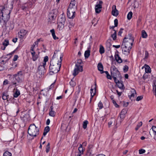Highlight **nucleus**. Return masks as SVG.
I'll use <instances>...</instances> for the list:
<instances>
[{
  "label": "nucleus",
  "mask_w": 156,
  "mask_h": 156,
  "mask_svg": "<svg viewBox=\"0 0 156 156\" xmlns=\"http://www.w3.org/2000/svg\"><path fill=\"white\" fill-rule=\"evenodd\" d=\"M114 25L115 27H117L118 25V20L117 19H115L114 20Z\"/></svg>",
  "instance_id": "nucleus-54"
},
{
  "label": "nucleus",
  "mask_w": 156,
  "mask_h": 156,
  "mask_svg": "<svg viewBox=\"0 0 156 156\" xmlns=\"http://www.w3.org/2000/svg\"><path fill=\"white\" fill-rule=\"evenodd\" d=\"M112 14L114 16H117L119 15V11L116 9L115 5H113L112 6Z\"/></svg>",
  "instance_id": "nucleus-13"
},
{
  "label": "nucleus",
  "mask_w": 156,
  "mask_h": 156,
  "mask_svg": "<svg viewBox=\"0 0 156 156\" xmlns=\"http://www.w3.org/2000/svg\"><path fill=\"white\" fill-rule=\"evenodd\" d=\"M131 92V94L130 95H129V98L132 100V98H133L135 97L136 93V90L134 89H132Z\"/></svg>",
  "instance_id": "nucleus-19"
},
{
  "label": "nucleus",
  "mask_w": 156,
  "mask_h": 156,
  "mask_svg": "<svg viewBox=\"0 0 156 156\" xmlns=\"http://www.w3.org/2000/svg\"><path fill=\"white\" fill-rule=\"evenodd\" d=\"M111 75L112 76H119L120 73L117 68L114 66H112L111 67Z\"/></svg>",
  "instance_id": "nucleus-6"
},
{
  "label": "nucleus",
  "mask_w": 156,
  "mask_h": 156,
  "mask_svg": "<svg viewBox=\"0 0 156 156\" xmlns=\"http://www.w3.org/2000/svg\"><path fill=\"white\" fill-rule=\"evenodd\" d=\"M144 68H145V71L146 73H150L151 72V70L150 67L147 64H145L144 66L142 67V69Z\"/></svg>",
  "instance_id": "nucleus-22"
},
{
  "label": "nucleus",
  "mask_w": 156,
  "mask_h": 156,
  "mask_svg": "<svg viewBox=\"0 0 156 156\" xmlns=\"http://www.w3.org/2000/svg\"><path fill=\"white\" fill-rule=\"evenodd\" d=\"M5 12L3 11L2 13H0V16H2L0 17V23H3L4 24L6 23L9 19L10 16V12L9 11H7L6 14H5Z\"/></svg>",
  "instance_id": "nucleus-3"
},
{
  "label": "nucleus",
  "mask_w": 156,
  "mask_h": 156,
  "mask_svg": "<svg viewBox=\"0 0 156 156\" xmlns=\"http://www.w3.org/2000/svg\"><path fill=\"white\" fill-rule=\"evenodd\" d=\"M49 115L52 117H54L55 116V112L53 110L50 111L49 113Z\"/></svg>",
  "instance_id": "nucleus-41"
},
{
  "label": "nucleus",
  "mask_w": 156,
  "mask_h": 156,
  "mask_svg": "<svg viewBox=\"0 0 156 156\" xmlns=\"http://www.w3.org/2000/svg\"><path fill=\"white\" fill-rule=\"evenodd\" d=\"M83 71V68L82 66H80L77 65H75V67L73 73V75L74 76L77 75L80 71L82 72Z\"/></svg>",
  "instance_id": "nucleus-7"
},
{
  "label": "nucleus",
  "mask_w": 156,
  "mask_h": 156,
  "mask_svg": "<svg viewBox=\"0 0 156 156\" xmlns=\"http://www.w3.org/2000/svg\"><path fill=\"white\" fill-rule=\"evenodd\" d=\"M126 113V109H122L120 113V118L122 119H123L125 117V114Z\"/></svg>",
  "instance_id": "nucleus-24"
},
{
  "label": "nucleus",
  "mask_w": 156,
  "mask_h": 156,
  "mask_svg": "<svg viewBox=\"0 0 156 156\" xmlns=\"http://www.w3.org/2000/svg\"><path fill=\"white\" fill-rule=\"evenodd\" d=\"M88 123V121L87 120H86L83 122V128L84 129H85L87 128V125Z\"/></svg>",
  "instance_id": "nucleus-42"
},
{
  "label": "nucleus",
  "mask_w": 156,
  "mask_h": 156,
  "mask_svg": "<svg viewBox=\"0 0 156 156\" xmlns=\"http://www.w3.org/2000/svg\"><path fill=\"white\" fill-rule=\"evenodd\" d=\"M128 69L129 67H128V66H127L125 65V66H124V67L123 68V70L124 72L125 73L127 72L128 71Z\"/></svg>",
  "instance_id": "nucleus-45"
},
{
  "label": "nucleus",
  "mask_w": 156,
  "mask_h": 156,
  "mask_svg": "<svg viewBox=\"0 0 156 156\" xmlns=\"http://www.w3.org/2000/svg\"><path fill=\"white\" fill-rule=\"evenodd\" d=\"M112 46L113 47H115L116 48H118L120 47V45H113Z\"/></svg>",
  "instance_id": "nucleus-64"
},
{
  "label": "nucleus",
  "mask_w": 156,
  "mask_h": 156,
  "mask_svg": "<svg viewBox=\"0 0 156 156\" xmlns=\"http://www.w3.org/2000/svg\"><path fill=\"white\" fill-rule=\"evenodd\" d=\"M152 129L154 134H156V127L154 126H153L152 127Z\"/></svg>",
  "instance_id": "nucleus-53"
},
{
  "label": "nucleus",
  "mask_w": 156,
  "mask_h": 156,
  "mask_svg": "<svg viewBox=\"0 0 156 156\" xmlns=\"http://www.w3.org/2000/svg\"><path fill=\"white\" fill-rule=\"evenodd\" d=\"M50 32L52 34V36L53 37V38L55 39H57L58 38V37H57L55 35V30L54 29H52L50 30Z\"/></svg>",
  "instance_id": "nucleus-31"
},
{
  "label": "nucleus",
  "mask_w": 156,
  "mask_h": 156,
  "mask_svg": "<svg viewBox=\"0 0 156 156\" xmlns=\"http://www.w3.org/2000/svg\"><path fill=\"white\" fill-rule=\"evenodd\" d=\"M116 91L117 93V94L119 96V97H120L122 94V92H119L117 90H116Z\"/></svg>",
  "instance_id": "nucleus-60"
},
{
  "label": "nucleus",
  "mask_w": 156,
  "mask_h": 156,
  "mask_svg": "<svg viewBox=\"0 0 156 156\" xmlns=\"http://www.w3.org/2000/svg\"><path fill=\"white\" fill-rule=\"evenodd\" d=\"M103 2L101 1H99L98 3L95 6V12L97 13H99L101 11V9L102 8V4Z\"/></svg>",
  "instance_id": "nucleus-9"
},
{
  "label": "nucleus",
  "mask_w": 156,
  "mask_h": 156,
  "mask_svg": "<svg viewBox=\"0 0 156 156\" xmlns=\"http://www.w3.org/2000/svg\"><path fill=\"white\" fill-rule=\"evenodd\" d=\"M70 85L72 87H74L76 85V83L72 80L69 82Z\"/></svg>",
  "instance_id": "nucleus-44"
},
{
  "label": "nucleus",
  "mask_w": 156,
  "mask_h": 156,
  "mask_svg": "<svg viewBox=\"0 0 156 156\" xmlns=\"http://www.w3.org/2000/svg\"><path fill=\"white\" fill-rule=\"evenodd\" d=\"M3 156H12V154L9 152L6 151L3 153Z\"/></svg>",
  "instance_id": "nucleus-40"
},
{
  "label": "nucleus",
  "mask_w": 156,
  "mask_h": 156,
  "mask_svg": "<svg viewBox=\"0 0 156 156\" xmlns=\"http://www.w3.org/2000/svg\"><path fill=\"white\" fill-rule=\"evenodd\" d=\"M9 44V41L8 40H5L4 42L2 43V45L6 47Z\"/></svg>",
  "instance_id": "nucleus-38"
},
{
  "label": "nucleus",
  "mask_w": 156,
  "mask_h": 156,
  "mask_svg": "<svg viewBox=\"0 0 156 156\" xmlns=\"http://www.w3.org/2000/svg\"><path fill=\"white\" fill-rule=\"evenodd\" d=\"M119 52L117 51L115 52V60L119 63H121L122 62V60L118 55Z\"/></svg>",
  "instance_id": "nucleus-15"
},
{
  "label": "nucleus",
  "mask_w": 156,
  "mask_h": 156,
  "mask_svg": "<svg viewBox=\"0 0 156 156\" xmlns=\"http://www.w3.org/2000/svg\"><path fill=\"white\" fill-rule=\"evenodd\" d=\"M56 16L57 15L56 14L53 12H51L49 15V19L51 20H53L56 18Z\"/></svg>",
  "instance_id": "nucleus-21"
},
{
  "label": "nucleus",
  "mask_w": 156,
  "mask_h": 156,
  "mask_svg": "<svg viewBox=\"0 0 156 156\" xmlns=\"http://www.w3.org/2000/svg\"><path fill=\"white\" fill-rule=\"evenodd\" d=\"M16 80L18 82H21L23 80V73L22 71H20L17 74L13 75Z\"/></svg>",
  "instance_id": "nucleus-5"
},
{
  "label": "nucleus",
  "mask_w": 156,
  "mask_h": 156,
  "mask_svg": "<svg viewBox=\"0 0 156 156\" xmlns=\"http://www.w3.org/2000/svg\"><path fill=\"white\" fill-rule=\"evenodd\" d=\"M98 69L100 72L101 74L104 73V71H103V66L101 63L99 62L98 65Z\"/></svg>",
  "instance_id": "nucleus-20"
},
{
  "label": "nucleus",
  "mask_w": 156,
  "mask_h": 156,
  "mask_svg": "<svg viewBox=\"0 0 156 156\" xmlns=\"http://www.w3.org/2000/svg\"><path fill=\"white\" fill-rule=\"evenodd\" d=\"M112 102H113V104H114V105L116 107H118L119 105L117 104L116 103V101L114 100H113Z\"/></svg>",
  "instance_id": "nucleus-58"
},
{
  "label": "nucleus",
  "mask_w": 156,
  "mask_h": 156,
  "mask_svg": "<svg viewBox=\"0 0 156 156\" xmlns=\"http://www.w3.org/2000/svg\"><path fill=\"white\" fill-rule=\"evenodd\" d=\"M125 40H123L121 45L122 46L124 47L128 48H129V50H131V48H132V45L131 44L128 45V44H125V43H124V41H125Z\"/></svg>",
  "instance_id": "nucleus-26"
},
{
  "label": "nucleus",
  "mask_w": 156,
  "mask_h": 156,
  "mask_svg": "<svg viewBox=\"0 0 156 156\" xmlns=\"http://www.w3.org/2000/svg\"><path fill=\"white\" fill-rule=\"evenodd\" d=\"M50 131V128L49 126H47L45 127L44 129V131L48 133Z\"/></svg>",
  "instance_id": "nucleus-50"
},
{
  "label": "nucleus",
  "mask_w": 156,
  "mask_h": 156,
  "mask_svg": "<svg viewBox=\"0 0 156 156\" xmlns=\"http://www.w3.org/2000/svg\"><path fill=\"white\" fill-rule=\"evenodd\" d=\"M32 55V59L34 61H36L39 57L38 55L36 54L35 52H31Z\"/></svg>",
  "instance_id": "nucleus-17"
},
{
  "label": "nucleus",
  "mask_w": 156,
  "mask_h": 156,
  "mask_svg": "<svg viewBox=\"0 0 156 156\" xmlns=\"http://www.w3.org/2000/svg\"><path fill=\"white\" fill-rule=\"evenodd\" d=\"M114 80V81L115 82V83L117 84L120 81L116 79V77L117 76H112Z\"/></svg>",
  "instance_id": "nucleus-51"
},
{
  "label": "nucleus",
  "mask_w": 156,
  "mask_h": 156,
  "mask_svg": "<svg viewBox=\"0 0 156 156\" xmlns=\"http://www.w3.org/2000/svg\"><path fill=\"white\" fill-rule=\"evenodd\" d=\"M113 31H114V32L111 35V37L112 38L113 40H115L116 38V33L115 30H114Z\"/></svg>",
  "instance_id": "nucleus-34"
},
{
  "label": "nucleus",
  "mask_w": 156,
  "mask_h": 156,
  "mask_svg": "<svg viewBox=\"0 0 156 156\" xmlns=\"http://www.w3.org/2000/svg\"><path fill=\"white\" fill-rule=\"evenodd\" d=\"M48 57L47 56H45L44 58V61L41 63V64L45 66L46 65V62L48 61Z\"/></svg>",
  "instance_id": "nucleus-32"
},
{
  "label": "nucleus",
  "mask_w": 156,
  "mask_h": 156,
  "mask_svg": "<svg viewBox=\"0 0 156 156\" xmlns=\"http://www.w3.org/2000/svg\"><path fill=\"white\" fill-rule=\"evenodd\" d=\"M50 143H48L46 147V151L47 153H48L50 149Z\"/></svg>",
  "instance_id": "nucleus-43"
},
{
  "label": "nucleus",
  "mask_w": 156,
  "mask_h": 156,
  "mask_svg": "<svg viewBox=\"0 0 156 156\" xmlns=\"http://www.w3.org/2000/svg\"><path fill=\"white\" fill-rule=\"evenodd\" d=\"M78 150L79 151V153L77 155H80V156L83 154L84 151L85 150L84 148L83 147V145L81 144L80 145V146L78 147Z\"/></svg>",
  "instance_id": "nucleus-16"
},
{
  "label": "nucleus",
  "mask_w": 156,
  "mask_h": 156,
  "mask_svg": "<svg viewBox=\"0 0 156 156\" xmlns=\"http://www.w3.org/2000/svg\"><path fill=\"white\" fill-rule=\"evenodd\" d=\"M123 30L122 28H121L120 29V31H119L118 33V35L121 36V34L122 33V30Z\"/></svg>",
  "instance_id": "nucleus-55"
},
{
  "label": "nucleus",
  "mask_w": 156,
  "mask_h": 156,
  "mask_svg": "<svg viewBox=\"0 0 156 156\" xmlns=\"http://www.w3.org/2000/svg\"><path fill=\"white\" fill-rule=\"evenodd\" d=\"M64 27V23H59L58 25V28L59 30H62Z\"/></svg>",
  "instance_id": "nucleus-29"
},
{
  "label": "nucleus",
  "mask_w": 156,
  "mask_h": 156,
  "mask_svg": "<svg viewBox=\"0 0 156 156\" xmlns=\"http://www.w3.org/2000/svg\"><path fill=\"white\" fill-rule=\"evenodd\" d=\"M60 23H64L66 20V19L64 16H62L59 19Z\"/></svg>",
  "instance_id": "nucleus-36"
},
{
  "label": "nucleus",
  "mask_w": 156,
  "mask_h": 156,
  "mask_svg": "<svg viewBox=\"0 0 156 156\" xmlns=\"http://www.w3.org/2000/svg\"><path fill=\"white\" fill-rule=\"evenodd\" d=\"M8 81L7 80H5L3 82V84L6 85L8 84Z\"/></svg>",
  "instance_id": "nucleus-62"
},
{
  "label": "nucleus",
  "mask_w": 156,
  "mask_h": 156,
  "mask_svg": "<svg viewBox=\"0 0 156 156\" xmlns=\"http://www.w3.org/2000/svg\"><path fill=\"white\" fill-rule=\"evenodd\" d=\"M57 53V51H55L52 58L50 62L49 69L50 70L49 73L51 75L57 73L60 70V68L61 66V62L62 60V58H63V55L62 54L60 55V61L59 63H58L57 61H55V60L54 58L55 57V54Z\"/></svg>",
  "instance_id": "nucleus-1"
},
{
  "label": "nucleus",
  "mask_w": 156,
  "mask_h": 156,
  "mask_svg": "<svg viewBox=\"0 0 156 156\" xmlns=\"http://www.w3.org/2000/svg\"><path fill=\"white\" fill-rule=\"evenodd\" d=\"M123 40H125L124 43L128 45L131 44L132 45H133L134 40L133 37L126 38L125 37Z\"/></svg>",
  "instance_id": "nucleus-11"
},
{
  "label": "nucleus",
  "mask_w": 156,
  "mask_h": 156,
  "mask_svg": "<svg viewBox=\"0 0 156 156\" xmlns=\"http://www.w3.org/2000/svg\"><path fill=\"white\" fill-rule=\"evenodd\" d=\"M90 51L88 48V50L85 51L84 53V56L85 58H87L90 55Z\"/></svg>",
  "instance_id": "nucleus-30"
},
{
  "label": "nucleus",
  "mask_w": 156,
  "mask_h": 156,
  "mask_svg": "<svg viewBox=\"0 0 156 156\" xmlns=\"http://www.w3.org/2000/svg\"><path fill=\"white\" fill-rule=\"evenodd\" d=\"M125 40H123L121 45L122 46L124 47L128 48H129V50H131V48H132V45L131 44L128 45V44H125V43H124V41H125Z\"/></svg>",
  "instance_id": "nucleus-25"
},
{
  "label": "nucleus",
  "mask_w": 156,
  "mask_h": 156,
  "mask_svg": "<svg viewBox=\"0 0 156 156\" xmlns=\"http://www.w3.org/2000/svg\"><path fill=\"white\" fill-rule=\"evenodd\" d=\"M133 15V13L132 12L130 11L129 12L127 16V18L128 20H130Z\"/></svg>",
  "instance_id": "nucleus-37"
},
{
  "label": "nucleus",
  "mask_w": 156,
  "mask_h": 156,
  "mask_svg": "<svg viewBox=\"0 0 156 156\" xmlns=\"http://www.w3.org/2000/svg\"><path fill=\"white\" fill-rule=\"evenodd\" d=\"M66 26H68L69 29H70L71 27H73L74 25V23L72 22L71 21H69V23L67 22H66Z\"/></svg>",
  "instance_id": "nucleus-28"
},
{
  "label": "nucleus",
  "mask_w": 156,
  "mask_h": 156,
  "mask_svg": "<svg viewBox=\"0 0 156 156\" xmlns=\"http://www.w3.org/2000/svg\"><path fill=\"white\" fill-rule=\"evenodd\" d=\"M143 95L137 97V98H136V101H139L141 100L143 98Z\"/></svg>",
  "instance_id": "nucleus-47"
},
{
  "label": "nucleus",
  "mask_w": 156,
  "mask_h": 156,
  "mask_svg": "<svg viewBox=\"0 0 156 156\" xmlns=\"http://www.w3.org/2000/svg\"><path fill=\"white\" fill-rule=\"evenodd\" d=\"M45 66L41 64L38 67L37 71V75L39 78H40L44 75L45 72Z\"/></svg>",
  "instance_id": "nucleus-4"
},
{
  "label": "nucleus",
  "mask_w": 156,
  "mask_h": 156,
  "mask_svg": "<svg viewBox=\"0 0 156 156\" xmlns=\"http://www.w3.org/2000/svg\"><path fill=\"white\" fill-rule=\"evenodd\" d=\"M99 109H101L103 107V104L101 101H100L98 105Z\"/></svg>",
  "instance_id": "nucleus-46"
},
{
  "label": "nucleus",
  "mask_w": 156,
  "mask_h": 156,
  "mask_svg": "<svg viewBox=\"0 0 156 156\" xmlns=\"http://www.w3.org/2000/svg\"><path fill=\"white\" fill-rule=\"evenodd\" d=\"M27 33V31L24 29H22L20 30V32L18 33L19 37L21 38H23Z\"/></svg>",
  "instance_id": "nucleus-12"
},
{
  "label": "nucleus",
  "mask_w": 156,
  "mask_h": 156,
  "mask_svg": "<svg viewBox=\"0 0 156 156\" xmlns=\"http://www.w3.org/2000/svg\"><path fill=\"white\" fill-rule=\"evenodd\" d=\"M106 77L108 79L111 80L112 79V77L111 76H110L109 74H107L106 75Z\"/></svg>",
  "instance_id": "nucleus-59"
},
{
  "label": "nucleus",
  "mask_w": 156,
  "mask_h": 156,
  "mask_svg": "<svg viewBox=\"0 0 156 156\" xmlns=\"http://www.w3.org/2000/svg\"><path fill=\"white\" fill-rule=\"evenodd\" d=\"M35 47V44H34L31 48V49H30L31 52H35L34 50V48Z\"/></svg>",
  "instance_id": "nucleus-56"
},
{
  "label": "nucleus",
  "mask_w": 156,
  "mask_h": 156,
  "mask_svg": "<svg viewBox=\"0 0 156 156\" xmlns=\"http://www.w3.org/2000/svg\"><path fill=\"white\" fill-rule=\"evenodd\" d=\"M94 90L92 88H91L90 89V93L91 94V98H90V100H91V99L93 98V96L96 93V87H95L94 88Z\"/></svg>",
  "instance_id": "nucleus-23"
},
{
  "label": "nucleus",
  "mask_w": 156,
  "mask_h": 156,
  "mask_svg": "<svg viewBox=\"0 0 156 156\" xmlns=\"http://www.w3.org/2000/svg\"><path fill=\"white\" fill-rule=\"evenodd\" d=\"M8 96H7L5 94L3 93V95L2 97V99L4 100H6L7 99V97Z\"/></svg>",
  "instance_id": "nucleus-52"
},
{
  "label": "nucleus",
  "mask_w": 156,
  "mask_h": 156,
  "mask_svg": "<svg viewBox=\"0 0 156 156\" xmlns=\"http://www.w3.org/2000/svg\"><path fill=\"white\" fill-rule=\"evenodd\" d=\"M139 153L140 154H142L144 153L145 152V150L143 149H141L139 150Z\"/></svg>",
  "instance_id": "nucleus-48"
},
{
  "label": "nucleus",
  "mask_w": 156,
  "mask_h": 156,
  "mask_svg": "<svg viewBox=\"0 0 156 156\" xmlns=\"http://www.w3.org/2000/svg\"><path fill=\"white\" fill-rule=\"evenodd\" d=\"M99 52L102 54L105 52V49L104 47L101 45H100L99 49Z\"/></svg>",
  "instance_id": "nucleus-33"
},
{
  "label": "nucleus",
  "mask_w": 156,
  "mask_h": 156,
  "mask_svg": "<svg viewBox=\"0 0 156 156\" xmlns=\"http://www.w3.org/2000/svg\"><path fill=\"white\" fill-rule=\"evenodd\" d=\"M75 10L72 9H68L67 16L69 19H73L75 17Z\"/></svg>",
  "instance_id": "nucleus-8"
},
{
  "label": "nucleus",
  "mask_w": 156,
  "mask_h": 156,
  "mask_svg": "<svg viewBox=\"0 0 156 156\" xmlns=\"http://www.w3.org/2000/svg\"><path fill=\"white\" fill-rule=\"evenodd\" d=\"M82 63V61L80 59L78 60L77 62L76 63V65H77L80 66H81L80 64Z\"/></svg>",
  "instance_id": "nucleus-49"
},
{
  "label": "nucleus",
  "mask_w": 156,
  "mask_h": 156,
  "mask_svg": "<svg viewBox=\"0 0 156 156\" xmlns=\"http://www.w3.org/2000/svg\"><path fill=\"white\" fill-rule=\"evenodd\" d=\"M9 59H8L6 60H5V61L4 60H2V61L1 63H2L3 62V64H4L6 63L7 62V61H8Z\"/></svg>",
  "instance_id": "nucleus-63"
},
{
  "label": "nucleus",
  "mask_w": 156,
  "mask_h": 156,
  "mask_svg": "<svg viewBox=\"0 0 156 156\" xmlns=\"http://www.w3.org/2000/svg\"><path fill=\"white\" fill-rule=\"evenodd\" d=\"M76 1L75 0H71L70 3L68 8L76 10Z\"/></svg>",
  "instance_id": "nucleus-14"
},
{
  "label": "nucleus",
  "mask_w": 156,
  "mask_h": 156,
  "mask_svg": "<svg viewBox=\"0 0 156 156\" xmlns=\"http://www.w3.org/2000/svg\"><path fill=\"white\" fill-rule=\"evenodd\" d=\"M122 48V51L123 52V53L125 55H128L130 53V50H129L128 48L124 47L121 46Z\"/></svg>",
  "instance_id": "nucleus-18"
},
{
  "label": "nucleus",
  "mask_w": 156,
  "mask_h": 156,
  "mask_svg": "<svg viewBox=\"0 0 156 156\" xmlns=\"http://www.w3.org/2000/svg\"><path fill=\"white\" fill-rule=\"evenodd\" d=\"M14 90H15V92L14 94V97L17 98L20 94V92L19 90L17 89H14Z\"/></svg>",
  "instance_id": "nucleus-27"
},
{
  "label": "nucleus",
  "mask_w": 156,
  "mask_h": 156,
  "mask_svg": "<svg viewBox=\"0 0 156 156\" xmlns=\"http://www.w3.org/2000/svg\"><path fill=\"white\" fill-rule=\"evenodd\" d=\"M142 36L144 38H146L147 37V35L145 30H143L142 31Z\"/></svg>",
  "instance_id": "nucleus-39"
},
{
  "label": "nucleus",
  "mask_w": 156,
  "mask_h": 156,
  "mask_svg": "<svg viewBox=\"0 0 156 156\" xmlns=\"http://www.w3.org/2000/svg\"><path fill=\"white\" fill-rule=\"evenodd\" d=\"M17 39H18L16 37L12 39V41L14 43H16L17 42Z\"/></svg>",
  "instance_id": "nucleus-61"
},
{
  "label": "nucleus",
  "mask_w": 156,
  "mask_h": 156,
  "mask_svg": "<svg viewBox=\"0 0 156 156\" xmlns=\"http://www.w3.org/2000/svg\"><path fill=\"white\" fill-rule=\"evenodd\" d=\"M118 87L120 89H123L124 87L123 82H119L117 84H116Z\"/></svg>",
  "instance_id": "nucleus-35"
},
{
  "label": "nucleus",
  "mask_w": 156,
  "mask_h": 156,
  "mask_svg": "<svg viewBox=\"0 0 156 156\" xmlns=\"http://www.w3.org/2000/svg\"><path fill=\"white\" fill-rule=\"evenodd\" d=\"M39 128L36 127L34 124H31L29 128L28 133L33 137H36L39 134Z\"/></svg>",
  "instance_id": "nucleus-2"
},
{
  "label": "nucleus",
  "mask_w": 156,
  "mask_h": 156,
  "mask_svg": "<svg viewBox=\"0 0 156 156\" xmlns=\"http://www.w3.org/2000/svg\"><path fill=\"white\" fill-rule=\"evenodd\" d=\"M18 58V56L17 55H14V58L13 59V61H16L17 59V58Z\"/></svg>",
  "instance_id": "nucleus-57"
},
{
  "label": "nucleus",
  "mask_w": 156,
  "mask_h": 156,
  "mask_svg": "<svg viewBox=\"0 0 156 156\" xmlns=\"http://www.w3.org/2000/svg\"><path fill=\"white\" fill-rule=\"evenodd\" d=\"M5 5H2L0 6V10L1 11V12L0 13H2L3 11H4V12H5V14H6L7 11H10V13L11 10L13 8L12 5V4L10 5L11 8L9 9H8V8L7 7V6H6V7H5Z\"/></svg>",
  "instance_id": "nucleus-10"
}]
</instances>
